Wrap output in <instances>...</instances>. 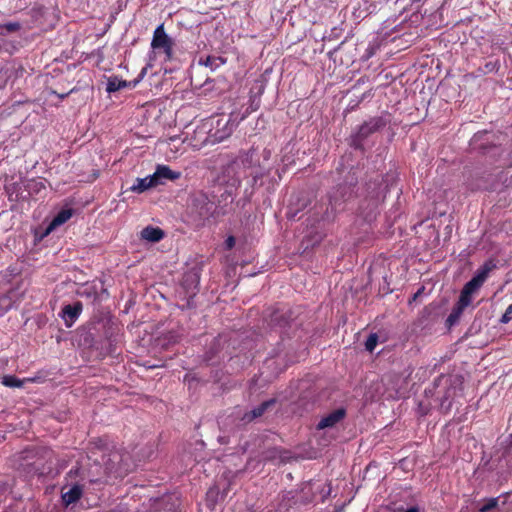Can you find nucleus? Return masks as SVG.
Masks as SVG:
<instances>
[{
	"mask_svg": "<svg viewBox=\"0 0 512 512\" xmlns=\"http://www.w3.org/2000/svg\"><path fill=\"white\" fill-rule=\"evenodd\" d=\"M228 169L235 173L237 181L251 176L253 183H256L264 173V166L261 164L259 153L254 148L240 152L237 158L228 166Z\"/></svg>",
	"mask_w": 512,
	"mask_h": 512,
	"instance_id": "f257e3e1",
	"label": "nucleus"
},
{
	"mask_svg": "<svg viewBox=\"0 0 512 512\" xmlns=\"http://www.w3.org/2000/svg\"><path fill=\"white\" fill-rule=\"evenodd\" d=\"M212 121L210 137H212V144L220 143L227 139L234 130V123L225 117L218 118Z\"/></svg>",
	"mask_w": 512,
	"mask_h": 512,
	"instance_id": "f03ea898",
	"label": "nucleus"
},
{
	"mask_svg": "<svg viewBox=\"0 0 512 512\" xmlns=\"http://www.w3.org/2000/svg\"><path fill=\"white\" fill-rule=\"evenodd\" d=\"M151 47L154 50H162L165 54L166 60H170L172 58L173 41L166 34L162 24L159 25L153 33Z\"/></svg>",
	"mask_w": 512,
	"mask_h": 512,
	"instance_id": "7ed1b4c3",
	"label": "nucleus"
},
{
	"mask_svg": "<svg viewBox=\"0 0 512 512\" xmlns=\"http://www.w3.org/2000/svg\"><path fill=\"white\" fill-rule=\"evenodd\" d=\"M211 126L212 121H206L195 129L193 136L194 148L201 149L202 147H205L207 145H213L212 137H210Z\"/></svg>",
	"mask_w": 512,
	"mask_h": 512,
	"instance_id": "20e7f679",
	"label": "nucleus"
},
{
	"mask_svg": "<svg viewBox=\"0 0 512 512\" xmlns=\"http://www.w3.org/2000/svg\"><path fill=\"white\" fill-rule=\"evenodd\" d=\"M382 126V121L380 119H371L368 122H365L362 126L359 127L357 134L353 139V144L356 148L361 147V141L368 137L370 134L377 131Z\"/></svg>",
	"mask_w": 512,
	"mask_h": 512,
	"instance_id": "39448f33",
	"label": "nucleus"
},
{
	"mask_svg": "<svg viewBox=\"0 0 512 512\" xmlns=\"http://www.w3.org/2000/svg\"><path fill=\"white\" fill-rule=\"evenodd\" d=\"M157 186L164 184L165 180H177L180 178L181 173L173 171L167 165H158L155 172L152 174Z\"/></svg>",
	"mask_w": 512,
	"mask_h": 512,
	"instance_id": "423d86ee",
	"label": "nucleus"
},
{
	"mask_svg": "<svg viewBox=\"0 0 512 512\" xmlns=\"http://www.w3.org/2000/svg\"><path fill=\"white\" fill-rule=\"evenodd\" d=\"M490 270L491 266L485 264L483 268L478 271V273L469 282L465 284L464 289L466 290V293L470 292L473 294L476 290H478L485 282Z\"/></svg>",
	"mask_w": 512,
	"mask_h": 512,
	"instance_id": "0eeeda50",
	"label": "nucleus"
},
{
	"mask_svg": "<svg viewBox=\"0 0 512 512\" xmlns=\"http://www.w3.org/2000/svg\"><path fill=\"white\" fill-rule=\"evenodd\" d=\"M192 205L196 208L200 217H207L213 210L214 204L208 200L205 194H197L192 199Z\"/></svg>",
	"mask_w": 512,
	"mask_h": 512,
	"instance_id": "6e6552de",
	"label": "nucleus"
},
{
	"mask_svg": "<svg viewBox=\"0 0 512 512\" xmlns=\"http://www.w3.org/2000/svg\"><path fill=\"white\" fill-rule=\"evenodd\" d=\"M345 416L344 409H337L327 416L323 417L319 423L317 424L318 429H325L329 427L335 426L338 422H340Z\"/></svg>",
	"mask_w": 512,
	"mask_h": 512,
	"instance_id": "1a4fd4ad",
	"label": "nucleus"
},
{
	"mask_svg": "<svg viewBox=\"0 0 512 512\" xmlns=\"http://www.w3.org/2000/svg\"><path fill=\"white\" fill-rule=\"evenodd\" d=\"M81 311H82V304L80 302H77L74 305H66L63 308L62 317L65 320L67 326L72 325V323L80 315Z\"/></svg>",
	"mask_w": 512,
	"mask_h": 512,
	"instance_id": "9d476101",
	"label": "nucleus"
},
{
	"mask_svg": "<svg viewBox=\"0 0 512 512\" xmlns=\"http://www.w3.org/2000/svg\"><path fill=\"white\" fill-rule=\"evenodd\" d=\"M157 184L152 175H148L144 178H137L135 183L130 187V190L135 193H143L150 188L156 187Z\"/></svg>",
	"mask_w": 512,
	"mask_h": 512,
	"instance_id": "9b49d317",
	"label": "nucleus"
},
{
	"mask_svg": "<svg viewBox=\"0 0 512 512\" xmlns=\"http://www.w3.org/2000/svg\"><path fill=\"white\" fill-rule=\"evenodd\" d=\"M140 236L148 242L156 243L163 239L164 231L158 227L147 226L142 229Z\"/></svg>",
	"mask_w": 512,
	"mask_h": 512,
	"instance_id": "f8f14e48",
	"label": "nucleus"
},
{
	"mask_svg": "<svg viewBox=\"0 0 512 512\" xmlns=\"http://www.w3.org/2000/svg\"><path fill=\"white\" fill-rule=\"evenodd\" d=\"M275 403L274 399H270L261 403L258 407L252 409L249 413H246L243 417L245 421H251L263 415V413Z\"/></svg>",
	"mask_w": 512,
	"mask_h": 512,
	"instance_id": "ddd939ff",
	"label": "nucleus"
},
{
	"mask_svg": "<svg viewBox=\"0 0 512 512\" xmlns=\"http://www.w3.org/2000/svg\"><path fill=\"white\" fill-rule=\"evenodd\" d=\"M82 495V488L79 485H74L67 492L62 494V500L66 506L75 503Z\"/></svg>",
	"mask_w": 512,
	"mask_h": 512,
	"instance_id": "4468645a",
	"label": "nucleus"
},
{
	"mask_svg": "<svg viewBox=\"0 0 512 512\" xmlns=\"http://www.w3.org/2000/svg\"><path fill=\"white\" fill-rule=\"evenodd\" d=\"M72 217L71 209H63L53 218L49 225V230H52L65 222H67Z\"/></svg>",
	"mask_w": 512,
	"mask_h": 512,
	"instance_id": "2eb2a0df",
	"label": "nucleus"
},
{
	"mask_svg": "<svg viewBox=\"0 0 512 512\" xmlns=\"http://www.w3.org/2000/svg\"><path fill=\"white\" fill-rule=\"evenodd\" d=\"M127 85L128 83L125 80L111 77L108 79L106 90L108 93H113L127 87Z\"/></svg>",
	"mask_w": 512,
	"mask_h": 512,
	"instance_id": "dca6fc26",
	"label": "nucleus"
},
{
	"mask_svg": "<svg viewBox=\"0 0 512 512\" xmlns=\"http://www.w3.org/2000/svg\"><path fill=\"white\" fill-rule=\"evenodd\" d=\"M463 310V308L456 304L455 307L452 309L451 313L449 314L447 322L450 325L455 324L459 320L461 314L463 313Z\"/></svg>",
	"mask_w": 512,
	"mask_h": 512,
	"instance_id": "f3484780",
	"label": "nucleus"
},
{
	"mask_svg": "<svg viewBox=\"0 0 512 512\" xmlns=\"http://www.w3.org/2000/svg\"><path fill=\"white\" fill-rule=\"evenodd\" d=\"M471 296L472 294L470 292L466 293V290L463 288L461 291L459 300L457 302V305L461 308L465 309L471 304Z\"/></svg>",
	"mask_w": 512,
	"mask_h": 512,
	"instance_id": "a211bd4d",
	"label": "nucleus"
},
{
	"mask_svg": "<svg viewBox=\"0 0 512 512\" xmlns=\"http://www.w3.org/2000/svg\"><path fill=\"white\" fill-rule=\"evenodd\" d=\"M499 498L487 499L479 508V512H489L498 507Z\"/></svg>",
	"mask_w": 512,
	"mask_h": 512,
	"instance_id": "6ab92c4d",
	"label": "nucleus"
},
{
	"mask_svg": "<svg viewBox=\"0 0 512 512\" xmlns=\"http://www.w3.org/2000/svg\"><path fill=\"white\" fill-rule=\"evenodd\" d=\"M2 383L7 387H21L22 381L15 376L7 375L2 378Z\"/></svg>",
	"mask_w": 512,
	"mask_h": 512,
	"instance_id": "aec40b11",
	"label": "nucleus"
},
{
	"mask_svg": "<svg viewBox=\"0 0 512 512\" xmlns=\"http://www.w3.org/2000/svg\"><path fill=\"white\" fill-rule=\"evenodd\" d=\"M377 343H378V335L376 333L370 334L365 342L366 350L369 352H373L377 346Z\"/></svg>",
	"mask_w": 512,
	"mask_h": 512,
	"instance_id": "412c9836",
	"label": "nucleus"
},
{
	"mask_svg": "<svg viewBox=\"0 0 512 512\" xmlns=\"http://www.w3.org/2000/svg\"><path fill=\"white\" fill-rule=\"evenodd\" d=\"M260 156V159H261V164L262 166H264V171L266 170V163L270 160L271 158V151L267 148L263 149L261 154H259Z\"/></svg>",
	"mask_w": 512,
	"mask_h": 512,
	"instance_id": "4be33fe9",
	"label": "nucleus"
},
{
	"mask_svg": "<svg viewBox=\"0 0 512 512\" xmlns=\"http://www.w3.org/2000/svg\"><path fill=\"white\" fill-rule=\"evenodd\" d=\"M511 319H512V313H508V308H507L505 313L502 315L500 321H501V323L506 324V323L510 322Z\"/></svg>",
	"mask_w": 512,
	"mask_h": 512,
	"instance_id": "5701e85b",
	"label": "nucleus"
},
{
	"mask_svg": "<svg viewBox=\"0 0 512 512\" xmlns=\"http://www.w3.org/2000/svg\"><path fill=\"white\" fill-rule=\"evenodd\" d=\"M225 245L227 249H232L235 245V238L233 236H229L225 241Z\"/></svg>",
	"mask_w": 512,
	"mask_h": 512,
	"instance_id": "b1692460",
	"label": "nucleus"
},
{
	"mask_svg": "<svg viewBox=\"0 0 512 512\" xmlns=\"http://www.w3.org/2000/svg\"><path fill=\"white\" fill-rule=\"evenodd\" d=\"M5 27H6V29L8 31L12 32V31H16L19 28V24H17V23H9Z\"/></svg>",
	"mask_w": 512,
	"mask_h": 512,
	"instance_id": "393cba45",
	"label": "nucleus"
},
{
	"mask_svg": "<svg viewBox=\"0 0 512 512\" xmlns=\"http://www.w3.org/2000/svg\"><path fill=\"white\" fill-rule=\"evenodd\" d=\"M215 60H216L215 58L207 57V59H206V61H205V63H204V64H205L206 66H211V67H212V66L214 65V61H215Z\"/></svg>",
	"mask_w": 512,
	"mask_h": 512,
	"instance_id": "a878e982",
	"label": "nucleus"
},
{
	"mask_svg": "<svg viewBox=\"0 0 512 512\" xmlns=\"http://www.w3.org/2000/svg\"><path fill=\"white\" fill-rule=\"evenodd\" d=\"M118 459H120V455L118 453H113L111 455V458H109V461L111 463H115Z\"/></svg>",
	"mask_w": 512,
	"mask_h": 512,
	"instance_id": "bb28decb",
	"label": "nucleus"
},
{
	"mask_svg": "<svg viewBox=\"0 0 512 512\" xmlns=\"http://www.w3.org/2000/svg\"><path fill=\"white\" fill-rule=\"evenodd\" d=\"M405 512H419V510L416 507H411V508L407 509Z\"/></svg>",
	"mask_w": 512,
	"mask_h": 512,
	"instance_id": "cd10ccee",
	"label": "nucleus"
},
{
	"mask_svg": "<svg viewBox=\"0 0 512 512\" xmlns=\"http://www.w3.org/2000/svg\"><path fill=\"white\" fill-rule=\"evenodd\" d=\"M507 308H508V313H512V303Z\"/></svg>",
	"mask_w": 512,
	"mask_h": 512,
	"instance_id": "c85d7f7f",
	"label": "nucleus"
},
{
	"mask_svg": "<svg viewBox=\"0 0 512 512\" xmlns=\"http://www.w3.org/2000/svg\"><path fill=\"white\" fill-rule=\"evenodd\" d=\"M331 201H337V198L335 196L331 197Z\"/></svg>",
	"mask_w": 512,
	"mask_h": 512,
	"instance_id": "c756f323",
	"label": "nucleus"
}]
</instances>
